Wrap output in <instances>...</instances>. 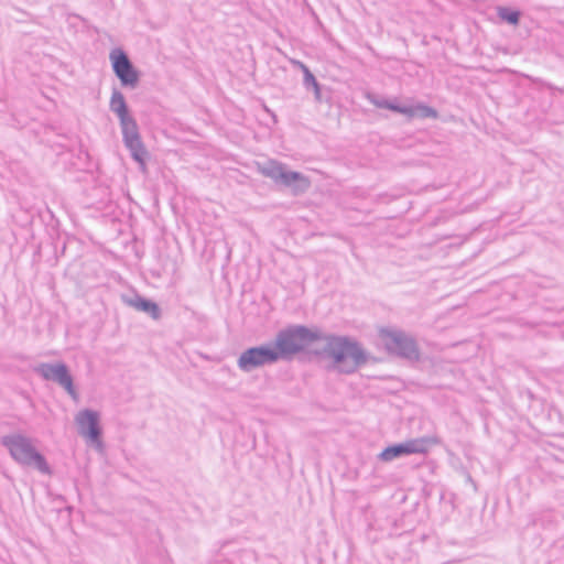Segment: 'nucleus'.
Listing matches in <instances>:
<instances>
[{"label":"nucleus","mask_w":564,"mask_h":564,"mask_svg":"<svg viewBox=\"0 0 564 564\" xmlns=\"http://www.w3.org/2000/svg\"><path fill=\"white\" fill-rule=\"evenodd\" d=\"M323 354L330 358L333 366L343 373H352L367 361L364 349L347 337H327Z\"/></svg>","instance_id":"f257e3e1"},{"label":"nucleus","mask_w":564,"mask_h":564,"mask_svg":"<svg viewBox=\"0 0 564 564\" xmlns=\"http://www.w3.org/2000/svg\"><path fill=\"white\" fill-rule=\"evenodd\" d=\"M1 444L9 451L11 457L22 466H34L43 474L50 473L45 457L34 447L33 441L20 433L6 435Z\"/></svg>","instance_id":"f03ea898"},{"label":"nucleus","mask_w":564,"mask_h":564,"mask_svg":"<svg viewBox=\"0 0 564 564\" xmlns=\"http://www.w3.org/2000/svg\"><path fill=\"white\" fill-rule=\"evenodd\" d=\"M318 338L316 333L297 325L280 330L272 347L278 354L279 360L289 359Z\"/></svg>","instance_id":"7ed1b4c3"},{"label":"nucleus","mask_w":564,"mask_h":564,"mask_svg":"<svg viewBox=\"0 0 564 564\" xmlns=\"http://www.w3.org/2000/svg\"><path fill=\"white\" fill-rule=\"evenodd\" d=\"M259 172L276 184L290 187L294 195L305 193L311 186V181L307 176L300 172L286 171L284 164L274 160L261 164Z\"/></svg>","instance_id":"20e7f679"},{"label":"nucleus","mask_w":564,"mask_h":564,"mask_svg":"<svg viewBox=\"0 0 564 564\" xmlns=\"http://www.w3.org/2000/svg\"><path fill=\"white\" fill-rule=\"evenodd\" d=\"M379 338L390 354L409 360H417L420 358V350L415 339L403 330L381 328Z\"/></svg>","instance_id":"39448f33"},{"label":"nucleus","mask_w":564,"mask_h":564,"mask_svg":"<svg viewBox=\"0 0 564 564\" xmlns=\"http://www.w3.org/2000/svg\"><path fill=\"white\" fill-rule=\"evenodd\" d=\"M34 372L46 381H52L62 387L73 399H78V392L74 386L68 367L63 362H42L34 367Z\"/></svg>","instance_id":"423d86ee"},{"label":"nucleus","mask_w":564,"mask_h":564,"mask_svg":"<svg viewBox=\"0 0 564 564\" xmlns=\"http://www.w3.org/2000/svg\"><path fill=\"white\" fill-rule=\"evenodd\" d=\"M77 432L88 444L100 449L102 447V427L100 425V414L91 409H83L75 415Z\"/></svg>","instance_id":"0eeeda50"},{"label":"nucleus","mask_w":564,"mask_h":564,"mask_svg":"<svg viewBox=\"0 0 564 564\" xmlns=\"http://www.w3.org/2000/svg\"><path fill=\"white\" fill-rule=\"evenodd\" d=\"M278 361L279 356L272 345H261L242 351L237 360V366L243 372H251L257 368L273 365Z\"/></svg>","instance_id":"6e6552de"},{"label":"nucleus","mask_w":564,"mask_h":564,"mask_svg":"<svg viewBox=\"0 0 564 564\" xmlns=\"http://www.w3.org/2000/svg\"><path fill=\"white\" fill-rule=\"evenodd\" d=\"M119 122L126 148L130 151L131 158L139 163L140 167L143 170L145 167V158L148 152L141 140L135 119L130 116L128 118H122Z\"/></svg>","instance_id":"1a4fd4ad"},{"label":"nucleus","mask_w":564,"mask_h":564,"mask_svg":"<svg viewBox=\"0 0 564 564\" xmlns=\"http://www.w3.org/2000/svg\"><path fill=\"white\" fill-rule=\"evenodd\" d=\"M109 58L112 69L120 83L124 87L135 88L139 83V73L129 59L126 52L121 48H113Z\"/></svg>","instance_id":"9d476101"},{"label":"nucleus","mask_w":564,"mask_h":564,"mask_svg":"<svg viewBox=\"0 0 564 564\" xmlns=\"http://www.w3.org/2000/svg\"><path fill=\"white\" fill-rule=\"evenodd\" d=\"M431 444L432 441L427 437L412 438L403 443L393 444L386 447L379 454V459L382 462H392L395 458L412 454H426Z\"/></svg>","instance_id":"9b49d317"},{"label":"nucleus","mask_w":564,"mask_h":564,"mask_svg":"<svg viewBox=\"0 0 564 564\" xmlns=\"http://www.w3.org/2000/svg\"><path fill=\"white\" fill-rule=\"evenodd\" d=\"M379 108L389 109L391 111L402 113L408 116L409 118H437V111L426 105L416 104V105H400L395 101L382 100L376 102Z\"/></svg>","instance_id":"f8f14e48"},{"label":"nucleus","mask_w":564,"mask_h":564,"mask_svg":"<svg viewBox=\"0 0 564 564\" xmlns=\"http://www.w3.org/2000/svg\"><path fill=\"white\" fill-rule=\"evenodd\" d=\"M253 553L238 547L236 542H225L215 555L216 564H246Z\"/></svg>","instance_id":"ddd939ff"},{"label":"nucleus","mask_w":564,"mask_h":564,"mask_svg":"<svg viewBox=\"0 0 564 564\" xmlns=\"http://www.w3.org/2000/svg\"><path fill=\"white\" fill-rule=\"evenodd\" d=\"M121 300L127 306L133 307L139 312H144L155 321L161 318V308L159 305L151 300L142 297L138 293L131 295L122 294Z\"/></svg>","instance_id":"4468645a"},{"label":"nucleus","mask_w":564,"mask_h":564,"mask_svg":"<svg viewBox=\"0 0 564 564\" xmlns=\"http://www.w3.org/2000/svg\"><path fill=\"white\" fill-rule=\"evenodd\" d=\"M109 107L110 110L117 115L119 121L122 120V118H128L131 116L129 113L124 96L118 89L112 90Z\"/></svg>","instance_id":"2eb2a0df"},{"label":"nucleus","mask_w":564,"mask_h":564,"mask_svg":"<svg viewBox=\"0 0 564 564\" xmlns=\"http://www.w3.org/2000/svg\"><path fill=\"white\" fill-rule=\"evenodd\" d=\"M498 17L508 22L509 24L517 25L520 21V11L511 10L507 7H498L497 8Z\"/></svg>","instance_id":"dca6fc26"},{"label":"nucleus","mask_w":564,"mask_h":564,"mask_svg":"<svg viewBox=\"0 0 564 564\" xmlns=\"http://www.w3.org/2000/svg\"><path fill=\"white\" fill-rule=\"evenodd\" d=\"M303 85L306 89H313L315 99L317 101L321 100V85L315 78V76L312 74V72H306V74L303 76Z\"/></svg>","instance_id":"f3484780"},{"label":"nucleus","mask_w":564,"mask_h":564,"mask_svg":"<svg viewBox=\"0 0 564 564\" xmlns=\"http://www.w3.org/2000/svg\"><path fill=\"white\" fill-rule=\"evenodd\" d=\"M292 64L296 67H299L303 72V76L306 74V72H311L310 68L301 61H292Z\"/></svg>","instance_id":"a211bd4d"},{"label":"nucleus","mask_w":564,"mask_h":564,"mask_svg":"<svg viewBox=\"0 0 564 564\" xmlns=\"http://www.w3.org/2000/svg\"><path fill=\"white\" fill-rule=\"evenodd\" d=\"M292 64L296 67H299L303 72V76L306 74V72H311L310 68L301 61H292Z\"/></svg>","instance_id":"6ab92c4d"}]
</instances>
